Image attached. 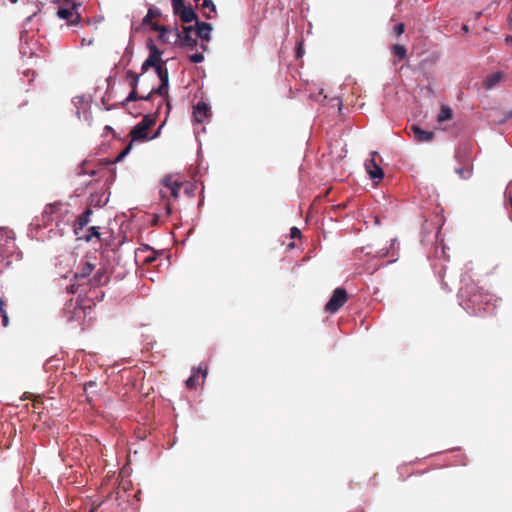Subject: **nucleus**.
<instances>
[{
    "mask_svg": "<svg viewBox=\"0 0 512 512\" xmlns=\"http://www.w3.org/2000/svg\"><path fill=\"white\" fill-rule=\"evenodd\" d=\"M67 290H68L69 293H75V291H76L74 285H71V286L67 287Z\"/></svg>",
    "mask_w": 512,
    "mask_h": 512,
    "instance_id": "37998d69",
    "label": "nucleus"
},
{
    "mask_svg": "<svg viewBox=\"0 0 512 512\" xmlns=\"http://www.w3.org/2000/svg\"><path fill=\"white\" fill-rule=\"evenodd\" d=\"M109 281V276L105 265L99 267L93 277L90 279V284L93 287L105 285Z\"/></svg>",
    "mask_w": 512,
    "mask_h": 512,
    "instance_id": "4468645a",
    "label": "nucleus"
},
{
    "mask_svg": "<svg viewBox=\"0 0 512 512\" xmlns=\"http://www.w3.org/2000/svg\"><path fill=\"white\" fill-rule=\"evenodd\" d=\"M176 15L179 16L180 20L183 23H191L193 21H195V23H197V21H199L197 14L194 12V10L191 7H185L183 9H181Z\"/></svg>",
    "mask_w": 512,
    "mask_h": 512,
    "instance_id": "6ab92c4d",
    "label": "nucleus"
},
{
    "mask_svg": "<svg viewBox=\"0 0 512 512\" xmlns=\"http://www.w3.org/2000/svg\"><path fill=\"white\" fill-rule=\"evenodd\" d=\"M509 22H510V23L512 22V10L510 11V15H509Z\"/></svg>",
    "mask_w": 512,
    "mask_h": 512,
    "instance_id": "3c124183",
    "label": "nucleus"
},
{
    "mask_svg": "<svg viewBox=\"0 0 512 512\" xmlns=\"http://www.w3.org/2000/svg\"><path fill=\"white\" fill-rule=\"evenodd\" d=\"M102 502H93L92 507L89 512H96L97 509L101 506Z\"/></svg>",
    "mask_w": 512,
    "mask_h": 512,
    "instance_id": "4c0bfd02",
    "label": "nucleus"
},
{
    "mask_svg": "<svg viewBox=\"0 0 512 512\" xmlns=\"http://www.w3.org/2000/svg\"><path fill=\"white\" fill-rule=\"evenodd\" d=\"M193 185L192 184H186L185 186V193L188 194L189 196H192L193 195Z\"/></svg>",
    "mask_w": 512,
    "mask_h": 512,
    "instance_id": "c9c22d12",
    "label": "nucleus"
},
{
    "mask_svg": "<svg viewBox=\"0 0 512 512\" xmlns=\"http://www.w3.org/2000/svg\"><path fill=\"white\" fill-rule=\"evenodd\" d=\"M348 300L347 292L343 288H336L329 301L325 305V311L331 314L336 313Z\"/></svg>",
    "mask_w": 512,
    "mask_h": 512,
    "instance_id": "20e7f679",
    "label": "nucleus"
},
{
    "mask_svg": "<svg viewBox=\"0 0 512 512\" xmlns=\"http://www.w3.org/2000/svg\"><path fill=\"white\" fill-rule=\"evenodd\" d=\"M97 384L95 381H89L84 384V390L87 391L89 388L95 387Z\"/></svg>",
    "mask_w": 512,
    "mask_h": 512,
    "instance_id": "e433bc0d",
    "label": "nucleus"
},
{
    "mask_svg": "<svg viewBox=\"0 0 512 512\" xmlns=\"http://www.w3.org/2000/svg\"><path fill=\"white\" fill-rule=\"evenodd\" d=\"M452 115V109L449 106L442 105L437 120L438 122L442 123L444 121L450 120L452 118Z\"/></svg>",
    "mask_w": 512,
    "mask_h": 512,
    "instance_id": "4be33fe9",
    "label": "nucleus"
},
{
    "mask_svg": "<svg viewBox=\"0 0 512 512\" xmlns=\"http://www.w3.org/2000/svg\"><path fill=\"white\" fill-rule=\"evenodd\" d=\"M155 122V117H152L150 115H145L143 117V119L130 131L129 135L132 141L116 157L117 162L121 161L130 152L133 141H146L151 139V137L148 136V131L152 126L155 125Z\"/></svg>",
    "mask_w": 512,
    "mask_h": 512,
    "instance_id": "f03ea898",
    "label": "nucleus"
},
{
    "mask_svg": "<svg viewBox=\"0 0 512 512\" xmlns=\"http://www.w3.org/2000/svg\"><path fill=\"white\" fill-rule=\"evenodd\" d=\"M91 208H87L82 214H80L74 225V231L76 235L80 234V231L84 229V227L89 223L90 216L92 215Z\"/></svg>",
    "mask_w": 512,
    "mask_h": 512,
    "instance_id": "dca6fc26",
    "label": "nucleus"
},
{
    "mask_svg": "<svg viewBox=\"0 0 512 512\" xmlns=\"http://www.w3.org/2000/svg\"><path fill=\"white\" fill-rule=\"evenodd\" d=\"M378 154L376 152H373L371 154V158L366 160L365 162V169L370 176V178L375 182L378 183L380 180L384 177L383 169L380 167L379 164H377L375 157Z\"/></svg>",
    "mask_w": 512,
    "mask_h": 512,
    "instance_id": "0eeeda50",
    "label": "nucleus"
},
{
    "mask_svg": "<svg viewBox=\"0 0 512 512\" xmlns=\"http://www.w3.org/2000/svg\"><path fill=\"white\" fill-rule=\"evenodd\" d=\"M211 31H212L211 24H209L207 22H200V21H197V23H195L194 33L202 41L208 42L210 40Z\"/></svg>",
    "mask_w": 512,
    "mask_h": 512,
    "instance_id": "f8f14e48",
    "label": "nucleus"
},
{
    "mask_svg": "<svg viewBox=\"0 0 512 512\" xmlns=\"http://www.w3.org/2000/svg\"><path fill=\"white\" fill-rule=\"evenodd\" d=\"M139 77H140V75L136 74L132 70H128L126 72V80L128 81L129 86H130L131 89H133V90L137 89V85H138V82H139Z\"/></svg>",
    "mask_w": 512,
    "mask_h": 512,
    "instance_id": "b1692460",
    "label": "nucleus"
},
{
    "mask_svg": "<svg viewBox=\"0 0 512 512\" xmlns=\"http://www.w3.org/2000/svg\"><path fill=\"white\" fill-rule=\"evenodd\" d=\"M162 184L169 190L170 195L174 199H177L179 197L180 189L184 185L183 182L178 181L172 175L165 176L162 180Z\"/></svg>",
    "mask_w": 512,
    "mask_h": 512,
    "instance_id": "9d476101",
    "label": "nucleus"
},
{
    "mask_svg": "<svg viewBox=\"0 0 512 512\" xmlns=\"http://www.w3.org/2000/svg\"><path fill=\"white\" fill-rule=\"evenodd\" d=\"M506 42H507V43H510V42L512 43V36H508V37H506Z\"/></svg>",
    "mask_w": 512,
    "mask_h": 512,
    "instance_id": "de8ad7c7",
    "label": "nucleus"
},
{
    "mask_svg": "<svg viewBox=\"0 0 512 512\" xmlns=\"http://www.w3.org/2000/svg\"><path fill=\"white\" fill-rule=\"evenodd\" d=\"M189 60L195 64L201 63L204 60V55L200 52H196L189 56Z\"/></svg>",
    "mask_w": 512,
    "mask_h": 512,
    "instance_id": "c756f323",
    "label": "nucleus"
},
{
    "mask_svg": "<svg viewBox=\"0 0 512 512\" xmlns=\"http://www.w3.org/2000/svg\"><path fill=\"white\" fill-rule=\"evenodd\" d=\"M3 247H5L6 251H8L10 248H13L14 239L10 237L6 231L0 230V252H2Z\"/></svg>",
    "mask_w": 512,
    "mask_h": 512,
    "instance_id": "aec40b11",
    "label": "nucleus"
},
{
    "mask_svg": "<svg viewBox=\"0 0 512 512\" xmlns=\"http://www.w3.org/2000/svg\"><path fill=\"white\" fill-rule=\"evenodd\" d=\"M455 172L459 175L460 178L468 179L472 175V166L467 165L466 167L456 168Z\"/></svg>",
    "mask_w": 512,
    "mask_h": 512,
    "instance_id": "a878e982",
    "label": "nucleus"
},
{
    "mask_svg": "<svg viewBox=\"0 0 512 512\" xmlns=\"http://www.w3.org/2000/svg\"><path fill=\"white\" fill-rule=\"evenodd\" d=\"M63 316L68 322H80L85 317V308L78 300L70 299L64 305Z\"/></svg>",
    "mask_w": 512,
    "mask_h": 512,
    "instance_id": "7ed1b4c3",
    "label": "nucleus"
},
{
    "mask_svg": "<svg viewBox=\"0 0 512 512\" xmlns=\"http://www.w3.org/2000/svg\"><path fill=\"white\" fill-rule=\"evenodd\" d=\"M405 31V25L403 23H399L394 26L393 32L398 37L402 35Z\"/></svg>",
    "mask_w": 512,
    "mask_h": 512,
    "instance_id": "473e14b6",
    "label": "nucleus"
},
{
    "mask_svg": "<svg viewBox=\"0 0 512 512\" xmlns=\"http://www.w3.org/2000/svg\"><path fill=\"white\" fill-rule=\"evenodd\" d=\"M201 48L205 51L207 49V44L206 43H202L201 44Z\"/></svg>",
    "mask_w": 512,
    "mask_h": 512,
    "instance_id": "09e8293b",
    "label": "nucleus"
},
{
    "mask_svg": "<svg viewBox=\"0 0 512 512\" xmlns=\"http://www.w3.org/2000/svg\"><path fill=\"white\" fill-rule=\"evenodd\" d=\"M155 260V257L154 256H148L146 259H145V262L146 263H151Z\"/></svg>",
    "mask_w": 512,
    "mask_h": 512,
    "instance_id": "79ce46f5",
    "label": "nucleus"
},
{
    "mask_svg": "<svg viewBox=\"0 0 512 512\" xmlns=\"http://www.w3.org/2000/svg\"><path fill=\"white\" fill-rule=\"evenodd\" d=\"M481 14H482L481 12L475 13V15H474L475 20H478L481 17Z\"/></svg>",
    "mask_w": 512,
    "mask_h": 512,
    "instance_id": "49530a36",
    "label": "nucleus"
},
{
    "mask_svg": "<svg viewBox=\"0 0 512 512\" xmlns=\"http://www.w3.org/2000/svg\"><path fill=\"white\" fill-rule=\"evenodd\" d=\"M290 236H291V238H300L301 231L297 227H292L290 229Z\"/></svg>",
    "mask_w": 512,
    "mask_h": 512,
    "instance_id": "f704fd0d",
    "label": "nucleus"
},
{
    "mask_svg": "<svg viewBox=\"0 0 512 512\" xmlns=\"http://www.w3.org/2000/svg\"><path fill=\"white\" fill-rule=\"evenodd\" d=\"M194 26H183L182 32L177 29L175 31L176 37L180 40L181 45L190 49H195L198 45L197 36L193 37Z\"/></svg>",
    "mask_w": 512,
    "mask_h": 512,
    "instance_id": "423d86ee",
    "label": "nucleus"
},
{
    "mask_svg": "<svg viewBox=\"0 0 512 512\" xmlns=\"http://www.w3.org/2000/svg\"><path fill=\"white\" fill-rule=\"evenodd\" d=\"M302 55V46L301 43L297 46V57H300Z\"/></svg>",
    "mask_w": 512,
    "mask_h": 512,
    "instance_id": "a19ab883",
    "label": "nucleus"
},
{
    "mask_svg": "<svg viewBox=\"0 0 512 512\" xmlns=\"http://www.w3.org/2000/svg\"><path fill=\"white\" fill-rule=\"evenodd\" d=\"M57 15L59 18L66 19L72 24L76 23L80 18L79 15H76L75 20H70L74 16L73 8H61L58 10Z\"/></svg>",
    "mask_w": 512,
    "mask_h": 512,
    "instance_id": "412c9836",
    "label": "nucleus"
},
{
    "mask_svg": "<svg viewBox=\"0 0 512 512\" xmlns=\"http://www.w3.org/2000/svg\"><path fill=\"white\" fill-rule=\"evenodd\" d=\"M201 6L203 9L209 10V12H204L206 18L210 19L216 15V6L212 0H204Z\"/></svg>",
    "mask_w": 512,
    "mask_h": 512,
    "instance_id": "5701e85b",
    "label": "nucleus"
},
{
    "mask_svg": "<svg viewBox=\"0 0 512 512\" xmlns=\"http://www.w3.org/2000/svg\"><path fill=\"white\" fill-rule=\"evenodd\" d=\"M140 97L141 96L138 95L137 89H134V90L131 89V92L129 93V95L125 99V102L137 101V100H140Z\"/></svg>",
    "mask_w": 512,
    "mask_h": 512,
    "instance_id": "2f4dec72",
    "label": "nucleus"
},
{
    "mask_svg": "<svg viewBox=\"0 0 512 512\" xmlns=\"http://www.w3.org/2000/svg\"><path fill=\"white\" fill-rule=\"evenodd\" d=\"M88 234L84 236V238L86 239V241H91L93 237H96V238H100V232L98 231V227H90L88 229Z\"/></svg>",
    "mask_w": 512,
    "mask_h": 512,
    "instance_id": "cd10ccee",
    "label": "nucleus"
},
{
    "mask_svg": "<svg viewBox=\"0 0 512 512\" xmlns=\"http://www.w3.org/2000/svg\"><path fill=\"white\" fill-rule=\"evenodd\" d=\"M96 268L95 261H92V257L85 256L84 259L79 264L78 270L75 273L74 277L76 279H84L90 276L92 271Z\"/></svg>",
    "mask_w": 512,
    "mask_h": 512,
    "instance_id": "1a4fd4ad",
    "label": "nucleus"
},
{
    "mask_svg": "<svg viewBox=\"0 0 512 512\" xmlns=\"http://www.w3.org/2000/svg\"><path fill=\"white\" fill-rule=\"evenodd\" d=\"M89 174H90V175H94V174H95V171H94V170H92V171H90V172H89Z\"/></svg>",
    "mask_w": 512,
    "mask_h": 512,
    "instance_id": "864d4df0",
    "label": "nucleus"
},
{
    "mask_svg": "<svg viewBox=\"0 0 512 512\" xmlns=\"http://www.w3.org/2000/svg\"><path fill=\"white\" fill-rule=\"evenodd\" d=\"M388 254H389V252H388V251L383 252V253H381V257H385V256H387Z\"/></svg>",
    "mask_w": 512,
    "mask_h": 512,
    "instance_id": "8fccbe9b",
    "label": "nucleus"
},
{
    "mask_svg": "<svg viewBox=\"0 0 512 512\" xmlns=\"http://www.w3.org/2000/svg\"><path fill=\"white\" fill-rule=\"evenodd\" d=\"M462 30H463L464 33H468L469 32V26L467 24H464L462 26Z\"/></svg>",
    "mask_w": 512,
    "mask_h": 512,
    "instance_id": "c03bdc74",
    "label": "nucleus"
},
{
    "mask_svg": "<svg viewBox=\"0 0 512 512\" xmlns=\"http://www.w3.org/2000/svg\"><path fill=\"white\" fill-rule=\"evenodd\" d=\"M94 202V196L90 197V205Z\"/></svg>",
    "mask_w": 512,
    "mask_h": 512,
    "instance_id": "603ef678",
    "label": "nucleus"
},
{
    "mask_svg": "<svg viewBox=\"0 0 512 512\" xmlns=\"http://www.w3.org/2000/svg\"><path fill=\"white\" fill-rule=\"evenodd\" d=\"M156 67L157 66L147 58L141 66V73H145L149 68H154L156 70Z\"/></svg>",
    "mask_w": 512,
    "mask_h": 512,
    "instance_id": "7c9ffc66",
    "label": "nucleus"
},
{
    "mask_svg": "<svg viewBox=\"0 0 512 512\" xmlns=\"http://www.w3.org/2000/svg\"><path fill=\"white\" fill-rule=\"evenodd\" d=\"M160 11L159 9L157 8H149L146 16L143 18V24L144 25H150L151 29L153 31H157L159 32V39H161L162 41L166 42L165 40V33L168 32V29L163 26V25H159L158 23H154L152 22V20L156 17H159L160 16Z\"/></svg>",
    "mask_w": 512,
    "mask_h": 512,
    "instance_id": "39448f33",
    "label": "nucleus"
},
{
    "mask_svg": "<svg viewBox=\"0 0 512 512\" xmlns=\"http://www.w3.org/2000/svg\"><path fill=\"white\" fill-rule=\"evenodd\" d=\"M392 53L395 55L399 60H403L407 55V50L403 45L395 44L392 46Z\"/></svg>",
    "mask_w": 512,
    "mask_h": 512,
    "instance_id": "393cba45",
    "label": "nucleus"
},
{
    "mask_svg": "<svg viewBox=\"0 0 512 512\" xmlns=\"http://www.w3.org/2000/svg\"><path fill=\"white\" fill-rule=\"evenodd\" d=\"M147 47L149 49L148 59L154 63L157 67L164 66L165 61L161 59L163 52L154 44L152 39H148Z\"/></svg>",
    "mask_w": 512,
    "mask_h": 512,
    "instance_id": "9b49d317",
    "label": "nucleus"
},
{
    "mask_svg": "<svg viewBox=\"0 0 512 512\" xmlns=\"http://www.w3.org/2000/svg\"><path fill=\"white\" fill-rule=\"evenodd\" d=\"M460 291L461 296L467 299L468 306L478 311L485 309V306L493 299V296L488 291L474 283L467 284Z\"/></svg>",
    "mask_w": 512,
    "mask_h": 512,
    "instance_id": "f257e3e1",
    "label": "nucleus"
},
{
    "mask_svg": "<svg viewBox=\"0 0 512 512\" xmlns=\"http://www.w3.org/2000/svg\"><path fill=\"white\" fill-rule=\"evenodd\" d=\"M410 131L417 142H430L434 138L432 131L423 130L417 125H412Z\"/></svg>",
    "mask_w": 512,
    "mask_h": 512,
    "instance_id": "ddd939ff",
    "label": "nucleus"
},
{
    "mask_svg": "<svg viewBox=\"0 0 512 512\" xmlns=\"http://www.w3.org/2000/svg\"><path fill=\"white\" fill-rule=\"evenodd\" d=\"M153 94H157L156 92H154V89L147 96H141L140 100L149 101L151 100Z\"/></svg>",
    "mask_w": 512,
    "mask_h": 512,
    "instance_id": "ea45409f",
    "label": "nucleus"
},
{
    "mask_svg": "<svg viewBox=\"0 0 512 512\" xmlns=\"http://www.w3.org/2000/svg\"><path fill=\"white\" fill-rule=\"evenodd\" d=\"M156 73L161 81V84L158 88L154 89V92L162 97H166L168 95L169 85V74L166 65L156 67Z\"/></svg>",
    "mask_w": 512,
    "mask_h": 512,
    "instance_id": "6e6552de",
    "label": "nucleus"
},
{
    "mask_svg": "<svg viewBox=\"0 0 512 512\" xmlns=\"http://www.w3.org/2000/svg\"><path fill=\"white\" fill-rule=\"evenodd\" d=\"M160 129H162V126H159V129L156 131V133H155V134H153V135L151 136V139H154V138H156V137L159 135Z\"/></svg>",
    "mask_w": 512,
    "mask_h": 512,
    "instance_id": "a18cd8bd",
    "label": "nucleus"
},
{
    "mask_svg": "<svg viewBox=\"0 0 512 512\" xmlns=\"http://www.w3.org/2000/svg\"><path fill=\"white\" fill-rule=\"evenodd\" d=\"M172 7L174 14H177L181 9L185 8V0H172Z\"/></svg>",
    "mask_w": 512,
    "mask_h": 512,
    "instance_id": "c85d7f7f",
    "label": "nucleus"
},
{
    "mask_svg": "<svg viewBox=\"0 0 512 512\" xmlns=\"http://www.w3.org/2000/svg\"><path fill=\"white\" fill-rule=\"evenodd\" d=\"M1 317H2L3 326H5V327L8 326L9 319H8L6 312H3V314H1Z\"/></svg>",
    "mask_w": 512,
    "mask_h": 512,
    "instance_id": "58836bf2",
    "label": "nucleus"
},
{
    "mask_svg": "<svg viewBox=\"0 0 512 512\" xmlns=\"http://www.w3.org/2000/svg\"><path fill=\"white\" fill-rule=\"evenodd\" d=\"M504 78V73L501 71L495 72L489 76L486 77V79L483 81V87L487 90L493 89L495 86H497L500 81Z\"/></svg>",
    "mask_w": 512,
    "mask_h": 512,
    "instance_id": "a211bd4d",
    "label": "nucleus"
},
{
    "mask_svg": "<svg viewBox=\"0 0 512 512\" xmlns=\"http://www.w3.org/2000/svg\"><path fill=\"white\" fill-rule=\"evenodd\" d=\"M206 376H207V369L206 368L202 369L201 367H199L197 369V371H194L193 374L187 379L186 386L189 389H194L199 384L200 377H202V379L204 380L206 378Z\"/></svg>",
    "mask_w": 512,
    "mask_h": 512,
    "instance_id": "f3484780",
    "label": "nucleus"
},
{
    "mask_svg": "<svg viewBox=\"0 0 512 512\" xmlns=\"http://www.w3.org/2000/svg\"><path fill=\"white\" fill-rule=\"evenodd\" d=\"M330 103L332 107H337L339 111L342 109V101L338 97H333L330 99Z\"/></svg>",
    "mask_w": 512,
    "mask_h": 512,
    "instance_id": "72a5a7b5",
    "label": "nucleus"
},
{
    "mask_svg": "<svg viewBox=\"0 0 512 512\" xmlns=\"http://www.w3.org/2000/svg\"><path fill=\"white\" fill-rule=\"evenodd\" d=\"M11 2H12V3H16V2H17V0H11Z\"/></svg>",
    "mask_w": 512,
    "mask_h": 512,
    "instance_id": "5fc2aeb1",
    "label": "nucleus"
},
{
    "mask_svg": "<svg viewBox=\"0 0 512 512\" xmlns=\"http://www.w3.org/2000/svg\"><path fill=\"white\" fill-rule=\"evenodd\" d=\"M58 206L59 204L57 203L47 205L43 211V217L47 218V220H50V216L56 212Z\"/></svg>",
    "mask_w": 512,
    "mask_h": 512,
    "instance_id": "bb28decb",
    "label": "nucleus"
},
{
    "mask_svg": "<svg viewBox=\"0 0 512 512\" xmlns=\"http://www.w3.org/2000/svg\"><path fill=\"white\" fill-rule=\"evenodd\" d=\"M210 108L205 102H198L194 107L193 116L198 123L204 122L210 116Z\"/></svg>",
    "mask_w": 512,
    "mask_h": 512,
    "instance_id": "2eb2a0df",
    "label": "nucleus"
}]
</instances>
